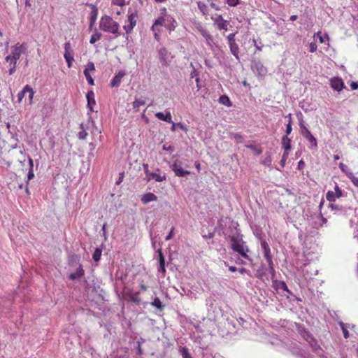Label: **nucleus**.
Here are the masks:
<instances>
[{"label":"nucleus","mask_w":358,"mask_h":358,"mask_svg":"<svg viewBox=\"0 0 358 358\" xmlns=\"http://www.w3.org/2000/svg\"><path fill=\"white\" fill-rule=\"evenodd\" d=\"M301 134L307 141H309L312 146L317 147V140L308 128H303V131H301Z\"/></svg>","instance_id":"obj_10"},{"label":"nucleus","mask_w":358,"mask_h":358,"mask_svg":"<svg viewBox=\"0 0 358 358\" xmlns=\"http://www.w3.org/2000/svg\"><path fill=\"white\" fill-rule=\"evenodd\" d=\"M338 324L343 331V336H349L348 328L350 327V324H345L342 321H338Z\"/></svg>","instance_id":"obj_28"},{"label":"nucleus","mask_w":358,"mask_h":358,"mask_svg":"<svg viewBox=\"0 0 358 358\" xmlns=\"http://www.w3.org/2000/svg\"><path fill=\"white\" fill-rule=\"evenodd\" d=\"M84 275V271L82 266L80 265L76 269V272L72 273L69 275V278L71 280L80 279Z\"/></svg>","instance_id":"obj_23"},{"label":"nucleus","mask_w":358,"mask_h":358,"mask_svg":"<svg viewBox=\"0 0 358 358\" xmlns=\"http://www.w3.org/2000/svg\"><path fill=\"white\" fill-rule=\"evenodd\" d=\"M253 71H257L259 75H263L266 70L260 62H256L252 65Z\"/></svg>","instance_id":"obj_25"},{"label":"nucleus","mask_w":358,"mask_h":358,"mask_svg":"<svg viewBox=\"0 0 358 358\" xmlns=\"http://www.w3.org/2000/svg\"><path fill=\"white\" fill-rule=\"evenodd\" d=\"M220 103L227 106H231V102L227 95H222L219 99Z\"/></svg>","instance_id":"obj_29"},{"label":"nucleus","mask_w":358,"mask_h":358,"mask_svg":"<svg viewBox=\"0 0 358 358\" xmlns=\"http://www.w3.org/2000/svg\"><path fill=\"white\" fill-rule=\"evenodd\" d=\"M231 137L237 143L243 142V137L238 134H232Z\"/></svg>","instance_id":"obj_43"},{"label":"nucleus","mask_w":358,"mask_h":358,"mask_svg":"<svg viewBox=\"0 0 358 358\" xmlns=\"http://www.w3.org/2000/svg\"><path fill=\"white\" fill-rule=\"evenodd\" d=\"M157 196L152 192L143 194L141 197V201L143 204H147L151 201H157Z\"/></svg>","instance_id":"obj_18"},{"label":"nucleus","mask_w":358,"mask_h":358,"mask_svg":"<svg viewBox=\"0 0 358 358\" xmlns=\"http://www.w3.org/2000/svg\"><path fill=\"white\" fill-rule=\"evenodd\" d=\"M235 36H236V33H232V34H229L227 37V43L236 41Z\"/></svg>","instance_id":"obj_54"},{"label":"nucleus","mask_w":358,"mask_h":358,"mask_svg":"<svg viewBox=\"0 0 358 358\" xmlns=\"http://www.w3.org/2000/svg\"><path fill=\"white\" fill-rule=\"evenodd\" d=\"M278 288L279 289H282L283 291H285L288 294H292L291 291L288 289L286 283L283 281H280L278 285Z\"/></svg>","instance_id":"obj_38"},{"label":"nucleus","mask_w":358,"mask_h":358,"mask_svg":"<svg viewBox=\"0 0 358 358\" xmlns=\"http://www.w3.org/2000/svg\"><path fill=\"white\" fill-rule=\"evenodd\" d=\"M86 98L87 101V108L90 112L93 111V106L96 104V101L94 99V93L93 91H89L86 94Z\"/></svg>","instance_id":"obj_14"},{"label":"nucleus","mask_w":358,"mask_h":358,"mask_svg":"<svg viewBox=\"0 0 358 358\" xmlns=\"http://www.w3.org/2000/svg\"><path fill=\"white\" fill-rule=\"evenodd\" d=\"M34 177V170L31 169H29V172H28V174H27V183L28 184L29 183V181L31 180V179H33Z\"/></svg>","instance_id":"obj_55"},{"label":"nucleus","mask_w":358,"mask_h":358,"mask_svg":"<svg viewBox=\"0 0 358 358\" xmlns=\"http://www.w3.org/2000/svg\"><path fill=\"white\" fill-rule=\"evenodd\" d=\"M99 28L103 31L116 34V36L120 35L119 24L110 16L105 15L101 18Z\"/></svg>","instance_id":"obj_2"},{"label":"nucleus","mask_w":358,"mask_h":358,"mask_svg":"<svg viewBox=\"0 0 358 358\" xmlns=\"http://www.w3.org/2000/svg\"><path fill=\"white\" fill-rule=\"evenodd\" d=\"M26 93H27V91L25 90V86H24V88L22 89V90H21L17 94V101H18V103H20L22 101V99L24 97Z\"/></svg>","instance_id":"obj_46"},{"label":"nucleus","mask_w":358,"mask_h":358,"mask_svg":"<svg viewBox=\"0 0 358 358\" xmlns=\"http://www.w3.org/2000/svg\"><path fill=\"white\" fill-rule=\"evenodd\" d=\"M158 54L160 63L162 65L169 66L171 64L173 56L172 55L171 52H169L166 48L162 47L159 48L158 50Z\"/></svg>","instance_id":"obj_3"},{"label":"nucleus","mask_w":358,"mask_h":358,"mask_svg":"<svg viewBox=\"0 0 358 358\" xmlns=\"http://www.w3.org/2000/svg\"><path fill=\"white\" fill-rule=\"evenodd\" d=\"M180 354L182 358H192L188 349L186 347H181L180 348Z\"/></svg>","instance_id":"obj_32"},{"label":"nucleus","mask_w":358,"mask_h":358,"mask_svg":"<svg viewBox=\"0 0 358 358\" xmlns=\"http://www.w3.org/2000/svg\"><path fill=\"white\" fill-rule=\"evenodd\" d=\"M125 76V72L124 71H120L111 80L110 86L112 87H117L120 86L122 78Z\"/></svg>","instance_id":"obj_12"},{"label":"nucleus","mask_w":358,"mask_h":358,"mask_svg":"<svg viewBox=\"0 0 358 358\" xmlns=\"http://www.w3.org/2000/svg\"><path fill=\"white\" fill-rule=\"evenodd\" d=\"M194 342L196 345H198L199 346V348H203V349L206 348V345H203V343H201L203 337H194Z\"/></svg>","instance_id":"obj_47"},{"label":"nucleus","mask_w":358,"mask_h":358,"mask_svg":"<svg viewBox=\"0 0 358 358\" xmlns=\"http://www.w3.org/2000/svg\"><path fill=\"white\" fill-rule=\"evenodd\" d=\"M299 340L294 339L293 337H284L280 340L279 337H271L268 342L273 345L279 347L286 346L294 353H301L305 351L307 345L310 346L313 352L317 355H323V350L318 344L315 337H298Z\"/></svg>","instance_id":"obj_1"},{"label":"nucleus","mask_w":358,"mask_h":358,"mask_svg":"<svg viewBox=\"0 0 358 358\" xmlns=\"http://www.w3.org/2000/svg\"><path fill=\"white\" fill-rule=\"evenodd\" d=\"M234 251L238 252L242 257L248 259L250 262H252V259L249 256L248 252H250L246 242L244 241L238 245L233 247Z\"/></svg>","instance_id":"obj_4"},{"label":"nucleus","mask_w":358,"mask_h":358,"mask_svg":"<svg viewBox=\"0 0 358 358\" xmlns=\"http://www.w3.org/2000/svg\"><path fill=\"white\" fill-rule=\"evenodd\" d=\"M215 22L217 23V28L220 30H222V29L227 30L228 29L227 27L229 24V22L227 20H224L222 15H218L217 17V18L215 20Z\"/></svg>","instance_id":"obj_15"},{"label":"nucleus","mask_w":358,"mask_h":358,"mask_svg":"<svg viewBox=\"0 0 358 358\" xmlns=\"http://www.w3.org/2000/svg\"><path fill=\"white\" fill-rule=\"evenodd\" d=\"M348 178L352 181L353 185L358 187V178L355 176L353 173H349Z\"/></svg>","instance_id":"obj_48"},{"label":"nucleus","mask_w":358,"mask_h":358,"mask_svg":"<svg viewBox=\"0 0 358 358\" xmlns=\"http://www.w3.org/2000/svg\"><path fill=\"white\" fill-rule=\"evenodd\" d=\"M155 116L160 120L172 122L171 115L169 112H167L166 114H164L162 112H158L155 114Z\"/></svg>","instance_id":"obj_22"},{"label":"nucleus","mask_w":358,"mask_h":358,"mask_svg":"<svg viewBox=\"0 0 358 358\" xmlns=\"http://www.w3.org/2000/svg\"><path fill=\"white\" fill-rule=\"evenodd\" d=\"M289 120L288 121V123L286 125V130H285V132H286V135L288 136L289 134H290V133L292 132V120H291V114H289Z\"/></svg>","instance_id":"obj_45"},{"label":"nucleus","mask_w":358,"mask_h":358,"mask_svg":"<svg viewBox=\"0 0 358 358\" xmlns=\"http://www.w3.org/2000/svg\"><path fill=\"white\" fill-rule=\"evenodd\" d=\"M317 45L315 43H310L309 45V50L310 52H315L317 50Z\"/></svg>","instance_id":"obj_56"},{"label":"nucleus","mask_w":358,"mask_h":358,"mask_svg":"<svg viewBox=\"0 0 358 358\" xmlns=\"http://www.w3.org/2000/svg\"><path fill=\"white\" fill-rule=\"evenodd\" d=\"M190 76H191V78H195V79L199 77V75H198V73L196 72V71L195 70L194 68H193V70L190 73Z\"/></svg>","instance_id":"obj_63"},{"label":"nucleus","mask_w":358,"mask_h":358,"mask_svg":"<svg viewBox=\"0 0 358 358\" xmlns=\"http://www.w3.org/2000/svg\"><path fill=\"white\" fill-rule=\"evenodd\" d=\"M261 245H262V248L263 249L264 252L270 250L269 245L265 240H262L261 241Z\"/></svg>","instance_id":"obj_53"},{"label":"nucleus","mask_w":358,"mask_h":358,"mask_svg":"<svg viewBox=\"0 0 358 358\" xmlns=\"http://www.w3.org/2000/svg\"><path fill=\"white\" fill-rule=\"evenodd\" d=\"M350 87L352 90H356L358 89V83L357 82H352L350 84Z\"/></svg>","instance_id":"obj_64"},{"label":"nucleus","mask_w":358,"mask_h":358,"mask_svg":"<svg viewBox=\"0 0 358 358\" xmlns=\"http://www.w3.org/2000/svg\"><path fill=\"white\" fill-rule=\"evenodd\" d=\"M157 252L159 262L158 271L164 274L166 272L165 258L161 248L158 249Z\"/></svg>","instance_id":"obj_11"},{"label":"nucleus","mask_w":358,"mask_h":358,"mask_svg":"<svg viewBox=\"0 0 358 358\" xmlns=\"http://www.w3.org/2000/svg\"><path fill=\"white\" fill-rule=\"evenodd\" d=\"M143 166L146 176L145 180H146L148 182L150 181L152 179H154L158 182H162L166 180L165 175L161 176L157 173H151V172L148 169V164H143Z\"/></svg>","instance_id":"obj_7"},{"label":"nucleus","mask_w":358,"mask_h":358,"mask_svg":"<svg viewBox=\"0 0 358 358\" xmlns=\"http://www.w3.org/2000/svg\"><path fill=\"white\" fill-rule=\"evenodd\" d=\"M166 22V14L163 17H158L154 22L155 25H164Z\"/></svg>","instance_id":"obj_41"},{"label":"nucleus","mask_w":358,"mask_h":358,"mask_svg":"<svg viewBox=\"0 0 358 358\" xmlns=\"http://www.w3.org/2000/svg\"><path fill=\"white\" fill-rule=\"evenodd\" d=\"M197 6H198V8L199 9V10L203 15H206L208 13V7L204 3L199 1V2H198Z\"/></svg>","instance_id":"obj_30"},{"label":"nucleus","mask_w":358,"mask_h":358,"mask_svg":"<svg viewBox=\"0 0 358 358\" xmlns=\"http://www.w3.org/2000/svg\"><path fill=\"white\" fill-rule=\"evenodd\" d=\"M80 127L82 129V131L78 132V137L79 139L85 140L87 138L88 134L85 131L83 124H81Z\"/></svg>","instance_id":"obj_35"},{"label":"nucleus","mask_w":358,"mask_h":358,"mask_svg":"<svg viewBox=\"0 0 358 358\" xmlns=\"http://www.w3.org/2000/svg\"><path fill=\"white\" fill-rule=\"evenodd\" d=\"M339 168L348 176V178L349 177V173H352L351 171H350L348 166H346L343 163L339 164Z\"/></svg>","instance_id":"obj_39"},{"label":"nucleus","mask_w":358,"mask_h":358,"mask_svg":"<svg viewBox=\"0 0 358 358\" xmlns=\"http://www.w3.org/2000/svg\"><path fill=\"white\" fill-rule=\"evenodd\" d=\"M25 90L27 91V92L29 93V95H28V98H29V103H32V100H33V98H34V90L28 85H25Z\"/></svg>","instance_id":"obj_34"},{"label":"nucleus","mask_w":358,"mask_h":358,"mask_svg":"<svg viewBox=\"0 0 358 358\" xmlns=\"http://www.w3.org/2000/svg\"><path fill=\"white\" fill-rule=\"evenodd\" d=\"M330 86L337 92H341L345 87L343 80L338 77H334L330 80Z\"/></svg>","instance_id":"obj_9"},{"label":"nucleus","mask_w":358,"mask_h":358,"mask_svg":"<svg viewBox=\"0 0 358 358\" xmlns=\"http://www.w3.org/2000/svg\"><path fill=\"white\" fill-rule=\"evenodd\" d=\"M176 24L177 22L173 17L166 13L165 27L169 31H173L176 27Z\"/></svg>","instance_id":"obj_13"},{"label":"nucleus","mask_w":358,"mask_h":358,"mask_svg":"<svg viewBox=\"0 0 358 358\" xmlns=\"http://www.w3.org/2000/svg\"><path fill=\"white\" fill-rule=\"evenodd\" d=\"M243 241V240L242 238V235H241L240 234H236L230 236V243L231 249H233V247L238 245Z\"/></svg>","instance_id":"obj_20"},{"label":"nucleus","mask_w":358,"mask_h":358,"mask_svg":"<svg viewBox=\"0 0 358 358\" xmlns=\"http://www.w3.org/2000/svg\"><path fill=\"white\" fill-rule=\"evenodd\" d=\"M145 104V101L143 100H138V99H136L134 102H133V108L136 110H138V108L141 106H143Z\"/></svg>","instance_id":"obj_42"},{"label":"nucleus","mask_w":358,"mask_h":358,"mask_svg":"<svg viewBox=\"0 0 358 358\" xmlns=\"http://www.w3.org/2000/svg\"><path fill=\"white\" fill-rule=\"evenodd\" d=\"M246 148L255 151L257 155H260L262 152V150L261 148H258L256 145L253 144L246 145Z\"/></svg>","instance_id":"obj_40"},{"label":"nucleus","mask_w":358,"mask_h":358,"mask_svg":"<svg viewBox=\"0 0 358 358\" xmlns=\"http://www.w3.org/2000/svg\"><path fill=\"white\" fill-rule=\"evenodd\" d=\"M331 203L329 206V208H331L332 210H338L341 212H343L345 210V208L342 206H339L334 202H330Z\"/></svg>","instance_id":"obj_33"},{"label":"nucleus","mask_w":358,"mask_h":358,"mask_svg":"<svg viewBox=\"0 0 358 358\" xmlns=\"http://www.w3.org/2000/svg\"><path fill=\"white\" fill-rule=\"evenodd\" d=\"M315 37H317L320 40V43H324V38H327V39L329 38L327 34H324V36H323L321 34V32H317V34H315Z\"/></svg>","instance_id":"obj_50"},{"label":"nucleus","mask_w":358,"mask_h":358,"mask_svg":"<svg viewBox=\"0 0 358 358\" xmlns=\"http://www.w3.org/2000/svg\"><path fill=\"white\" fill-rule=\"evenodd\" d=\"M151 305L154 307H155L157 310H162L164 306L162 304L161 300L158 298V297H156L153 301L151 303Z\"/></svg>","instance_id":"obj_26"},{"label":"nucleus","mask_w":358,"mask_h":358,"mask_svg":"<svg viewBox=\"0 0 358 358\" xmlns=\"http://www.w3.org/2000/svg\"><path fill=\"white\" fill-rule=\"evenodd\" d=\"M65 52H69L71 50V44L69 42H66L64 45Z\"/></svg>","instance_id":"obj_62"},{"label":"nucleus","mask_w":358,"mask_h":358,"mask_svg":"<svg viewBox=\"0 0 358 358\" xmlns=\"http://www.w3.org/2000/svg\"><path fill=\"white\" fill-rule=\"evenodd\" d=\"M282 145L285 150L284 151L289 152L291 150V139L287 135L282 138Z\"/></svg>","instance_id":"obj_24"},{"label":"nucleus","mask_w":358,"mask_h":358,"mask_svg":"<svg viewBox=\"0 0 358 358\" xmlns=\"http://www.w3.org/2000/svg\"><path fill=\"white\" fill-rule=\"evenodd\" d=\"M84 75H85L88 83L90 85H94V79L92 78L90 73H87V71H84Z\"/></svg>","instance_id":"obj_49"},{"label":"nucleus","mask_w":358,"mask_h":358,"mask_svg":"<svg viewBox=\"0 0 358 358\" xmlns=\"http://www.w3.org/2000/svg\"><path fill=\"white\" fill-rule=\"evenodd\" d=\"M11 57H13V60H18L21 55L27 50V47L24 44H20L19 43H16L13 46L11 47Z\"/></svg>","instance_id":"obj_6"},{"label":"nucleus","mask_w":358,"mask_h":358,"mask_svg":"<svg viewBox=\"0 0 358 358\" xmlns=\"http://www.w3.org/2000/svg\"><path fill=\"white\" fill-rule=\"evenodd\" d=\"M101 253H102L101 249L96 248V250H94V252L92 255V258L94 262H99L100 260Z\"/></svg>","instance_id":"obj_31"},{"label":"nucleus","mask_w":358,"mask_h":358,"mask_svg":"<svg viewBox=\"0 0 358 358\" xmlns=\"http://www.w3.org/2000/svg\"><path fill=\"white\" fill-rule=\"evenodd\" d=\"M137 13L136 12H132L128 15V22L132 26L135 27L136 24Z\"/></svg>","instance_id":"obj_27"},{"label":"nucleus","mask_w":358,"mask_h":358,"mask_svg":"<svg viewBox=\"0 0 358 358\" xmlns=\"http://www.w3.org/2000/svg\"><path fill=\"white\" fill-rule=\"evenodd\" d=\"M264 257L268 264L269 272L271 273H273L275 271H274V268H273V261H272L271 250L264 252Z\"/></svg>","instance_id":"obj_19"},{"label":"nucleus","mask_w":358,"mask_h":358,"mask_svg":"<svg viewBox=\"0 0 358 358\" xmlns=\"http://www.w3.org/2000/svg\"><path fill=\"white\" fill-rule=\"evenodd\" d=\"M112 2L113 4L119 6H123L125 3L124 0H112Z\"/></svg>","instance_id":"obj_58"},{"label":"nucleus","mask_w":358,"mask_h":358,"mask_svg":"<svg viewBox=\"0 0 358 358\" xmlns=\"http://www.w3.org/2000/svg\"><path fill=\"white\" fill-rule=\"evenodd\" d=\"M64 57L66 59L68 66L71 67V63L74 60L73 56L70 54V52H64Z\"/></svg>","instance_id":"obj_37"},{"label":"nucleus","mask_w":358,"mask_h":358,"mask_svg":"<svg viewBox=\"0 0 358 358\" xmlns=\"http://www.w3.org/2000/svg\"><path fill=\"white\" fill-rule=\"evenodd\" d=\"M84 71H87V73H90V71H95L94 64L92 62H89L87 65L86 69Z\"/></svg>","instance_id":"obj_51"},{"label":"nucleus","mask_w":358,"mask_h":358,"mask_svg":"<svg viewBox=\"0 0 358 358\" xmlns=\"http://www.w3.org/2000/svg\"><path fill=\"white\" fill-rule=\"evenodd\" d=\"M162 149H163L164 150H166V151H171V152H173V151H174V150H175V148H174L173 146H172V145L166 146V145H164L162 146Z\"/></svg>","instance_id":"obj_59"},{"label":"nucleus","mask_w":358,"mask_h":358,"mask_svg":"<svg viewBox=\"0 0 358 358\" xmlns=\"http://www.w3.org/2000/svg\"><path fill=\"white\" fill-rule=\"evenodd\" d=\"M134 26H132L131 24H130V23H129L128 24H125L123 26V28L126 31V34H128L129 33L131 32V31L133 30L134 29Z\"/></svg>","instance_id":"obj_52"},{"label":"nucleus","mask_w":358,"mask_h":358,"mask_svg":"<svg viewBox=\"0 0 358 358\" xmlns=\"http://www.w3.org/2000/svg\"><path fill=\"white\" fill-rule=\"evenodd\" d=\"M101 36H102V34L101 33L96 32V33L93 34L92 35L90 41V43L94 44L97 41L100 40Z\"/></svg>","instance_id":"obj_36"},{"label":"nucleus","mask_w":358,"mask_h":358,"mask_svg":"<svg viewBox=\"0 0 358 358\" xmlns=\"http://www.w3.org/2000/svg\"><path fill=\"white\" fill-rule=\"evenodd\" d=\"M289 156V152L284 151L283 155L282 156L281 160L280 162V164L282 167H284L286 163V160L287 159Z\"/></svg>","instance_id":"obj_44"},{"label":"nucleus","mask_w":358,"mask_h":358,"mask_svg":"<svg viewBox=\"0 0 358 358\" xmlns=\"http://www.w3.org/2000/svg\"><path fill=\"white\" fill-rule=\"evenodd\" d=\"M89 6L92 9V11L90 13V27H92L94 24V23L96 20L97 15H98V9L93 4H89Z\"/></svg>","instance_id":"obj_16"},{"label":"nucleus","mask_w":358,"mask_h":358,"mask_svg":"<svg viewBox=\"0 0 358 358\" xmlns=\"http://www.w3.org/2000/svg\"><path fill=\"white\" fill-rule=\"evenodd\" d=\"M335 192L328 191L326 194V199L329 202H335L337 198H340L343 196V191L336 185L335 186Z\"/></svg>","instance_id":"obj_8"},{"label":"nucleus","mask_w":358,"mask_h":358,"mask_svg":"<svg viewBox=\"0 0 358 358\" xmlns=\"http://www.w3.org/2000/svg\"><path fill=\"white\" fill-rule=\"evenodd\" d=\"M171 167L176 176L185 177L190 174V171L183 169L182 164L180 160L174 161Z\"/></svg>","instance_id":"obj_5"},{"label":"nucleus","mask_w":358,"mask_h":358,"mask_svg":"<svg viewBox=\"0 0 358 358\" xmlns=\"http://www.w3.org/2000/svg\"><path fill=\"white\" fill-rule=\"evenodd\" d=\"M330 313V315L335 320H338L339 319V317L336 313V311L335 310H333L332 313L331 312H329Z\"/></svg>","instance_id":"obj_61"},{"label":"nucleus","mask_w":358,"mask_h":358,"mask_svg":"<svg viewBox=\"0 0 358 358\" xmlns=\"http://www.w3.org/2000/svg\"><path fill=\"white\" fill-rule=\"evenodd\" d=\"M173 231H174V227H172L169 234L165 238L166 241H169L172 238V237L173 236Z\"/></svg>","instance_id":"obj_60"},{"label":"nucleus","mask_w":358,"mask_h":358,"mask_svg":"<svg viewBox=\"0 0 358 358\" xmlns=\"http://www.w3.org/2000/svg\"><path fill=\"white\" fill-rule=\"evenodd\" d=\"M227 3L230 6H236L239 4V0H227Z\"/></svg>","instance_id":"obj_57"},{"label":"nucleus","mask_w":358,"mask_h":358,"mask_svg":"<svg viewBox=\"0 0 358 358\" xmlns=\"http://www.w3.org/2000/svg\"><path fill=\"white\" fill-rule=\"evenodd\" d=\"M199 31L202 36L206 39L207 44L211 46L212 43H213V37L206 29L201 28L200 29Z\"/></svg>","instance_id":"obj_21"},{"label":"nucleus","mask_w":358,"mask_h":358,"mask_svg":"<svg viewBox=\"0 0 358 358\" xmlns=\"http://www.w3.org/2000/svg\"><path fill=\"white\" fill-rule=\"evenodd\" d=\"M231 53L236 57V59L239 60V47L236 41L228 43Z\"/></svg>","instance_id":"obj_17"}]
</instances>
